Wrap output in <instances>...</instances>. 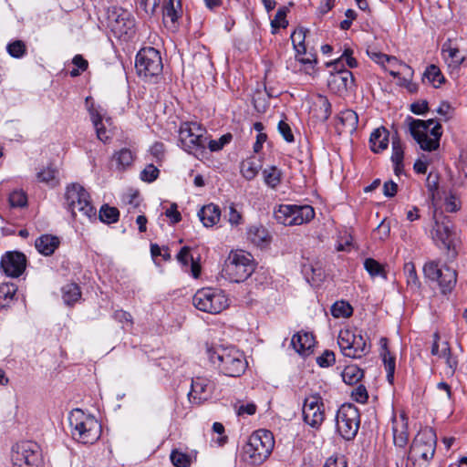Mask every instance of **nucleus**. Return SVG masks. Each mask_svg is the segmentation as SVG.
Instances as JSON below:
<instances>
[{
	"instance_id": "obj_15",
	"label": "nucleus",
	"mask_w": 467,
	"mask_h": 467,
	"mask_svg": "<svg viewBox=\"0 0 467 467\" xmlns=\"http://www.w3.org/2000/svg\"><path fill=\"white\" fill-rule=\"evenodd\" d=\"M12 461L14 467H41V454L37 444L22 442L13 448Z\"/></svg>"
},
{
	"instance_id": "obj_34",
	"label": "nucleus",
	"mask_w": 467,
	"mask_h": 467,
	"mask_svg": "<svg viewBox=\"0 0 467 467\" xmlns=\"http://www.w3.org/2000/svg\"><path fill=\"white\" fill-rule=\"evenodd\" d=\"M89 113L92 123L96 129L98 139L103 142H106L109 139V136L108 135V130L105 129L102 123V116L95 109H90Z\"/></svg>"
},
{
	"instance_id": "obj_37",
	"label": "nucleus",
	"mask_w": 467,
	"mask_h": 467,
	"mask_svg": "<svg viewBox=\"0 0 467 467\" xmlns=\"http://www.w3.org/2000/svg\"><path fill=\"white\" fill-rule=\"evenodd\" d=\"M292 211V205L281 204L274 212L275 219L278 223L284 225H293Z\"/></svg>"
},
{
	"instance_id": "obj_21",
	"label": "nucleus",
	"mask_w": 467,
	"mask_h": 467,
	"mask_svg": "<svg viewBox=\"0 0 467 467\" xmlns=\"http://www.w3.org/2000/svg\"><path fill=\"white\" fill-rule=\"evenodd\" d=\"M314 345V336L308 332H297L291 340V346L300 355H309Z\"/></svg>"
},
{
	"instance_id": "obj_62",
	"label": "nucleus",
	"mask_w": 467,
	"mask_h": 467,
	"mask_svg": "<svg viewBox=\"0 0 467 467\" xmlns=\"http://www.w3.org/2000/svg\"><path fill=\"white\" fill-rule=\"evenodd\" d=\"M228 222L232 225H238L242 222V215L239 212L236 211L234 206L232 204L229 207V213H228Z\"/></svg>"
},
{
	"instance_id": "obj_43",
	"label": "nucleus",
	"mask_w": 467,
	"mask_h": 467,
	"mask_svg": "<svg viewBox=\"0 0 467 467\" xmlns=\"http://www.w3.org/2000/svg\"><path fill=\"white\" fill-rule=\"evenodd\" d=\"M260 165L256 164L253 160H246L241 163V172L243 176L251 181L258 174Z\"/></svg>"
},
{
	"instance_id": "obj_57",
	"label": "nucleus",
	"mask_w": 467,
	"mask_h": 467,
	"mask_svg": "<svg viewBox=\"0 0 467 467\" xmlns=\"http://www.w3.org/2000/svg\"><path fill=\"white\" fill-rule=\"evenodd\" d=\"M443 52H446L448 54V57L451 60L449 64L450 66L452 65L457 67L464 61V57L461 56L458 48L450 47L447 50H443Z\"/></svg>"
},
{
	"instance_id": "obj_29",
	"label": "nucleus",
	"mask_w": 467,
	"mask_h": 467,
	"mask_svg": "<svg viewBox=\"0 0 467 467\" xmlns=\"http://www.w3.org/2000/svg\"><path fill=\"white\" fill-rule=\"evenodd\" d=\"M210 383L208 379L197 378L192 381V390L190 395L193 399L206 400L210 392Z\"/></svg>"
},
{
	"instance_id": "obj_12",
	"label": "nucleus",
	"mask_w": 467,
	"mask_h": 467,
	"mask_svg": "<svg viewBox=\"0 0 467 467\" xmlns=\"http://www.w3.org/2000/svg\"><path fill=\"white\" fill-rule=\"evenodd\" d=\"M425 277L436 281L443 294L451 292L456 285L457 273L446 265L440 266L436 261L427 262L423 266Z\"/></svg>"
},
{
	"instance_id": "obj_1",
	"label": "nucleus",
	"mask_w": 467,
	"mask_h": 467,
	"mask_svg": "<svg viewBox=\"0 0 467 467\" xmlns=\"http://www.w3.org/2000/svg\"><path fill=\"white\" fill-rule=\"evenodd\" d=\"M206 353L210 361L217 364L220 371L225 376L236 378L245 371L247 362L243 353L234 348L208 347Z\"/></svg>"
},
{
	"instance_id": "obj_60",
	"label": "nucleus",
	"mask_w": 467,
	"mask_h": 467,
	"mask_svg": "<svg viewBox=\"0 0 467 467\" xmlns=\"http://www.w3.org/2000/svg\"><path fill=\"white\" fill-rule=\"evenodd\" d=\"M352 397L357 402H359V403H365V402H367V400L368 399V391L363 385L358 386L352 391Z\"/></svg>"
},
{
	"instance_id": "obj_46",
	"label": "nucleus",
	"mask_w": 467,
	"mask_h": 467,
	"mask_svg": "<svg viewBox=\"0 0 467 467\" xmlns=\"http://www.w3.org/2000/svg\"><path fill=\"white\" fill-rule=\"evenodd\" d=\"M170 458L175 467H190L192 462L190 455L178 450H172Z\"/></svg>"
},
{
	"instance_id": "obj_22",
	"label": "nucleus",
	"mask_w": 467,
	"mask_h": 467,
	"mask_svg": "<svg viewBox=\"0 0 467 467\" xmlns=\"http://www.w3.org/2000/svg\"><path fill=\"white\" fill-rule=\"evenodd\" d=\"M392 431L394 444L400 448L405 447L409 440V433L408 420L404 415H401L400 420H393Z\"/></svg>"
},
{
	"instance_id": "obj_17",
	"label": "nucleus",
	"mask_w": 467,
	"mask_h": 467,
	"mask_svg": "<svg viewBox=\"0 0 467 467\" xmlns=\"http://www.w3.org/2000/svg\"><path fill=\"white\" fill-rule=\"evenodd\" d=\"M1 268L11 277L20 276L26 266V257L21 252H6L1 259Z\"/></svg>"
},
{
	"instance_id": "obj_11",
	"label": "nucleus",
	"mask_w": 467,
	"mask_h": 467,
	"mask_svg": "<svg viewBox=\"0 0 467 467\" xmlns=\"http://www.w3.org/2000/svg\"><path fill=\"white\" fill-rule=\"evenodd\" d=\"M135 67L145 78L159 76L163 67L160 52L150 47L141 48L136 56Z\"/></svg>"
},
{
	"instance_id": "obj_25",
	"label": "nucleus",
	"mask_w": 467,
	"mask_h": 467,
	"mask_svg": "<svg viewBox=\"0 0 467 467\" xmlns=\"http://www.w3.org/2000/svg\"><path fill=\"white\" fill-rule=\"evenodd\" d=\"M198 216L205 227H211L219 222L221 210L217 205L210 203L200 210Z\"/></svg>"
},
{
	"instance_id": "obj_44",
	"label": "nucleus",
	"mask_w": 467,
	"mask_h": 467,
	"mask_svg": "<svg viewBox=\"0 0 467 467\" xmlns=\"http://www.w3.org/2000/svg\"><path fill=\"white\" fill-rule=\"evenodd\" d=\"M364 267L372 276H382L386 278V273L383 266L373 258H367L364 262Z\"/></svg>"
},
{
	"instance_id": "obj_19",
	"label": "nucleus",
	"mask_w": 467,
	"mask_h": 467,
	"mask_svg": "<svg viewBox=\"0 0 467 467\" xmlns=\"http://www.w3.org/2000/svg\"><path fill=\"white\" fill-rule=\"evenodd\" d=\"M358 124V116L352 109L341 111L337 123V130L339 134H352L356 131Z\"/></svg>"
},
{
	"instance_id": "obj_64",
	"label": "nucleus",
	"mask_w": 467,
	"mask_h": 467,
	"mask_svg": "<svg viewBox=\"0 0 467 467\" xmlns=\"http://www.w3.org/2000/svg\"><path fill=\"white\" fill-rule=\"evenodd\" d=\"M398 191V185L393 181H388L383 184V193L387 197H393Z\"/></svg>"
},
{
	"instance_id": "obj_33",
	"label": "nucleus",
	"mask_w": 467,
	"mask_h": 467,
	"mask_svg": "<svg viewBox=\"0 0 467 467\" xmlns=\"http://www.w3.org/2000/svg\"><path fill=\"white\" fill-rule=\"evenodd\" d=\"M425 79H428V81L432 84L434 88H439L445 81V78L440 68L433 64L427 67L426 70L424 71L422 81L424 82Z\"/></svg>"
},
{
	"instance_id": "obj_4",
	"label": "nucleus",
	"mask_w": 467,
	"mask_h": 467,
	"mask_svg": "<svg viewBox=\"0 0 467 467\" xmlns=\"http://www.w3.org/2000/svg\"><path fill=\"white\" fill-rule=\"evenodd\" d=\"M179 136L184 150L200 160L205 156L208 137L206 130L200 124L183 123L180 128Z\"/></svg>"
},
{
	"instance_id": "obj_42",
	"label": "nucleus",
	"mask_w": 467,
	"mask_h": 467,
	"mask_svg": "<svg viewBox=\"0 0 467 467\" xmlns=\"http://www.w3.org/2000/svg\"><path fill=\"white\" fill-rule=\"evenodd\" d=\"M352 313V306L345 301H337L331 307V314L336 318L349 317Z\"/></svg>"
},
{
	"instance_id": "obj_28",
	"label": "nucleus",
	"mask_w": 467,
	"mask_h": 467,
	"mask_svg": "<svg viewBox=\"0 0 467 467\" xmlns=\"http://www.w3.org/2000/svg\"><path fill=\"white\" fill-rule=\"evenodd\" d=\"M382 351L380 353L385 368L387 370V379L389 382L392 383L394 379V371H395V358L390 356V353L387 348L388 340L385 337L380 339Z\"/></svg>"
},
{
	"instance_id": "obj_53",
	"label": "nucleus",
	"mask_w": 467,
	"mask_h": 467,
	"mask_svg": "<svg viewBox=\"0 0 467 467\" xmlns=\"http://www.w3.org/2000/svg\"><path fill=\"white\" fill-rule=\"evenodd\" d=\"M57 172V171L56 169L47 167V169H45L37 173V179L40 182L51 183L52 185H55L57 183V181H56Z\"/></svg>"
},
{
	"instance_id": "obj_6",
	"label": "nucleus",
	"mask_w": 467,
	"mask_h": 467,
	"mask_svg": "<svg viewBox=\"0 0 467 467\" xmlns=\"http://www.w3.org/2000/svg\"><path fill=\"white\" fill-rule=\"evenodd\" d=\"M66 201L72 216L78 212L87 219L96 218L97 211L90 202L89 193L78 183H73L67 188Z\"/></svg>"
},
{
	"instance_id": "obj_54",
	"label": "nucleus",
	"mask_w": 467,
	"mask_h": 467,
	"mask_svg": "<svg viewBox=\"0 0 467 467\" xmlns=\"http://www.w3.org/2000/svg\"><path fill=\"white\" fill-rule=\"evenodd\" d=\"M335 362V354L331 350H325L324 353L317 358V363L322 368L330 367Z\"/></svg>"
},
{
	"instance_id": "obj_49",
	"label": "nucleus",
	"mask_w": 467,
	"mask_h": 467,
	"mask_svg": "<svg viewBox=\"0 0 467 467\" xmlns=\"http://www.w3.org/2000/svg\"><path fill=\"white\" fill-rule=\"evenodd\" d=\"M6 49L11 57L20 58L26 54V47L22 40H16L8 44Z\"/></svg>"
},
{
	"instance_id": "obj_58",
	"label": "nucleus",
	"mask_w": 467,
	"mask_h": 467,
	"mask_svg": "<svg viewBox=\"0 0 467 467\" xmlns=\"http://www.w3.org/2000/svg\"><path fill=\"white\" fill-rule=\"evenodd\" d=\"M160 0H140L139 7L142 9L146 15H153L158 7Z\"/></svg>"
},
{
	"instance_id": "obj_38",
	"label": "nucleus",
	"mask_w": 467,
	"mask_h": 467,
	"mask_svg": "<svg viewBox=\"0 0 467 467\" xmlns=\"http://www.w3.org/2000/svg\"><path fill=\"white\" fill-rule=\"evenodd\" d=\"M307 30L300 27L296 29L291 35V40L298 55H306L305 39Z\"/></svg>"
},
{
	"instance_id": "obj_40",
	"label": "nucleus",
	"mask_w": 467,
	"mask_h": 467,
	"mask_svg": "<svg viewBox=\"0 0 467 467\" xmlns=\"http://www.w3.org/2000/svg\"><path fill=\"white\" fill-rule=\"evenodd\" d=\"M119 212L116 207L103 204L99 210V220L105 223H113L119 220Z\"/></svg>"
},
{
	"instance_id": "obj_30",
	"label": "nucleus",
	"mask_w": 467,
	"mask_h": 467,
	"mask_svg": "<svg viewBox=\"0 0 467 467\" xmlns=\"http://www.w3.org/2000/svg\"><path fill=\"white\" fill-rule=\"evenodd\" d=\"M410 119V131L413 139L420 138L423 136V132H428L431 125H435V120L431 119L428 120L421 119H414L412 118H409Z\"/></svg>"
},
{
	"instance_id": "obj_55",
	"label": "nucleus",
	"mask_w": 467,
	"mask_h": 467,
	"mask_svg": "<svg viewBox=\"0 0 467 467\" xmlns=\"http://www.w3.org/2000/svg\"><path fill=\"white\" fill-rule=\"evenodd\" d=\"M444 345L446 347L441 350L440 357H443L446 358V364L451 369V372L453 373L457 367V360L455 358L451 357V352L448 342H444Z\"/></svg>"
},
{
	"instance_id": "obj_13",
	"label": "nucleus",
	"mask_w": 467,
	"mask_h": 467,
	"mask_svg": "<svg viewBox=\"0 0 467 467\" xmlns=\"http://www.w3.org/2000/svg\"><path fill=\"white\" fill-rule=\"evenodd\" d=\"M435 235L434 238L441 242V248L446 250L447 259L453 261L458 254L456 245L457 238L453 232V223L449 217L443 216L441 221L435 219V225L433 227Z\"/></svg>"
},
{
	"instance_id": "obj_2",
	"label": "nucleus",
	"mask_w": 467,
	"mask_h": 467,
	"mask_svg": "<svg viewBox=\"0 0 467 467\" xmlns=\"http://www.w3.org/2000/svg\"><path fill=\"white\" fill-rule=\"evenodd\" d=\"M71 435L83 444H92L100 436V424L94 416L86 414L80 409H74L68 416Z\"/></svg>"
},
{
	"instance_id": "obj_27",
	"label": "nucleus",
	"mask_w": 467,
	"mask_h": 467,
	"mask_svg": "<svg viewBox=\"0 0 467 467\" xmlns=\"http://www.w3.org/2000/svg\"><path fill=\"white\" fill-rule=\"evenodd\" d=\"M292 208L293 225H300L304 223H307L315 216L314 209L310 205H292Z\"/></svg>"
},
{
	"instance_id": "obj_3",
	"label": "nucleus",
	"mask_w": 467,
	"mask_h": 467,
	"mask_svg": "<svg viewBox=\"0 0 467 467\" xmlns=\"http://www.w3.org/2000/svg\"><path fill=\"white\" fill-rule=\"evenodd\" d=\"M274 445L271 431L263 429L254 431L243 448L244 461L254 465L261 464L270 455Z\"/></svg>"
},
{
	"instance_id": "obj_20",
	"label": "nucleus",
	"mask_w": 467,
	"mask_h": 467,
	"mask_svg": "<svg viewBox=\"0 0 467 467\" xmlns=\"http://www.w3.org/2000/svg\"><path fill=\"white\" fill-rule=\"evenodd\" d=\"M432 138L428 137V132H423V136L420 138L414 139L419 144L421 150L426 151H432L439 148L440 140L442 135L441 125L435 123V125L429 130Z\"/></svg>"
},
{
	"instance_id": "obj_45",
	"label": "nucleus",
	"mask_w": 467,
	"mask_h": 467,
	"mask_svg": "<svg viewBox=\"0 0 467 467\" xmlns=\"http://www.w3.org/2000/svg\"><path fill=\"white\" fill-rule=\"evenodd\" d=\"M288 11L289 8L287 6L278 8L274 19L271 21V26L275 31L280 27L285 28L287 26L288 22L286 20V15Z\"/></svg>"
},
{
	"instance_id": "obj_16",
	"label": "nucleus",
	"mask_w": 467,
	"mask_h": 467,
	"mask_svg": "<svg viewBox=\"0 0 467 467\" xmlns=\"http://www.w3.org/2000/svg\"><path fill=\"white\" fill-rule=\"evenodd\" d=\"M304 421L312 428L318 429L325 420L324 403L318 395H312L304 400Z\"/></svg>"
},
{
	"instance_id": "obj_8",
	"label": "nucleus",
	"mask_w": 467,
	"mask_h": 467,
	"mask_svg": "<svg viewBox=\"0 0 467 467\" xmlns=\"http://www.w3.org/2000/svg\"><path fill=\"white\" fill-rule=\"evenodd\" d=\"M193 306L203 312L217 314L228 306V298L223 291L206 287L198 290L192 297Z\"/></svg>"
},
{
	"instance_id": "obj_18",
	"label": "nucleus",
	"mask_w": 467,
	"mask_h": 467,
	"mask_svg": "<svg viewBox=\"0 0 467 467\" xmlns=\"http://www.w3.org/2000/svg\"><path fill=\"white\" fill-rule=\"evenodd\" d=\"M327 80L328 88L338 96L345 95L354 86V77L348 69L337 68Z\"/></svg>"
},
{
	"instance_id": "obj_61",
	"label": "nucleus",
	"mask_w": 467,
	"mask_h": 467,
	"mask_svg": "<svg viewBox=\"0 0 467 467\" xmlns=\"http://www.w3.org/2000/svg\"><path fill=\"white\" fill-rule=\"evenodd\" d=\"M461 203L453 194H451L446 198L445 209L449 213H455L460 210Z\"/></svg>"
},
{
	"instance_id": "obj_24",
	"label": "nucleus",
	"mask_w": 467,
	"mask_h": 467,
	"mask_svg": "<svg viewBox=\"0 0 467 467\" xmlns=\"http://www.w3.org/2000/svg\"><path fill=\"white\" fill-rule=\"evenodd\" d=\"M370 149L379 153L387 149L389 144V131L384 127L376 129L369 138Z\"/></svg>"
},
{
	"instance_id": "obj_41",
	"label": "nucleus",
	"mask_w": 467,
	"mask_h": 467,
	"mask_svg": "<svg viewBox=\"0 0 467 467\" xmlns=\"http://www.w3.org/2000/svg\"><path fill=\"white\" fill-rule=\"evenodd\" d=\"M62 291L63 299L67 305L77 302L81 296L80 288L77 284H67L63 287Z\"/></svg>"
},
{
	"instance_id": "obj_5",
	"label": "nucleus",
	"mask_w": 467,
	"mask_h": 467,
	"mask_svg": "<svg viewBox=\"0 0 467 467\" xmlns=\"http://www.w3.org/2000/svg\"><path fill=\"white\" fill-rule=\"evenodd\" d=\"M250 254L244 252H232L225 261L223 272L224 276L232 282L246 280L254 271Z\"/></svg>"
},
{
	"instance_id": "obj_59",
	"label": "nucleus",
	"mask_w": 467,
	"mask_h": 467,
	"mask_svg": "<svg viewBox=\"0 0 467 467\" xmlns=\"http://www.w3.org/2000/svg\"><path fill=\"white\" fill-rule=\"evenodd\" d=\"M278 130L282 134L283 138L287 142L294 141V135L290 126L284 120H280L278 123Z\"/></svg>"
},
{
	"instance_id": "obj_50",
	"label": "nucleus",
	"mask_w": 467,
	"mask_h": 467,
	"mask_svg": "<svg viewBox=\"0 0 467 467\" xmlns=\"http://www.w3.org/2000/svg\"><path fill=\"white\" fill-rule=\"evenodd\" d=\"M233 136L230 133L223 135L219 140H207V146L211 151H218L223 149V147L229 143L232 140Z\"/></svg>"
},
{
	"instance_id": "obj_63",
	"label": "nucleus",
	"mask_w": 467,
	"mask_h": 467,
	"mask_svg": "<svg viewBox=\"0 0 467 467\" xmlns=\"http://www.w3.org/2000/svg\"><path fill=\"white\" fill-rule=\"evenodd\" d=\"M165 215L171 219L172 223H177L182 220V215L177 210L176 203H172L171 208L166 210Z\"/></svg>"
},
{
	"instance_id": "obj_48",
	"label": "nucleus",
	"mask_w": 467,
	"mask_h": 467,
	"mask_svg": "<svg viewBox=\"0 0 467 467\" xmlns=\"http://www.w3.org/2000/svg\"><path fill=\"white\" fill-rule=\"evenodd\" d=\"M404 273L406 275L408 285L415 287L420 286V283L413 263L409 262L404 265Z\"/></svg>"
},
{
	"instance_id": "obj_31",
	"label": "nucleus",
	"mask_w": 467,
	"mask_h": 467,
	"mask_svg": "<svg viewBox=\"0 0 467 467\" xmlns=\"http://www.w3.org/2000/svg\"><path fill=\"white\" fill-rule=\"evenodd\" d=\"M112 161L116 162V168L119 171H124L132 164L134 156L130 150L123 148L114 153Z\"/></svg>"
},
{
	"instance_id": "obj_52",
	"label": "nucleus",
	"mask_w": 467,
	"mask_h": 467,
	"mask_svg": "<svg viewBox=\"0 0 467 467\" xmlns=\"http://www.w3.org/2000/svg\"><path fill=\"white\" fill-rule=\"evenodd\" d=\"M160 171L153 164L147 165L140 173V179L147 182H154L159 176Z\"/></svg>"
},
{
	"instance_id": "obj_10",
	"label": "nucleus",
	"mask_w": 467,
	"mask_h": 467,
	"mask_svg": "<svg viewBox=\"0 0 467 467\" xmlns=\"http://www.w3.org/2000/svg\"><path fill=\"white\" fill-rule=\"evenodd\" d=\"M337 431L339 435L347 440H353L359 429V411L353 404H343L336 416Z\"/></svg>"
},
{
	"instance_id": "obj_23",
	"label": "nucleus",
	"mask_w": 467,
	"mask_h": 467,
	"mask_svg": "<svg viewBox=\"0 0 467 467\" xmlns=\"http://www.w3.org/2000/svg\"><path fill=\"white\" fill-rule=\"evenodd\" d=\"M59 239L51 234H43L36 240V250L46 255H51L59 245Z\"/></svg>"
},
{
	"instance_id": "obj_56",
	"label": "nucleus",
	"mask_w": 467,
	"mask_h": 467,
	"mask_svg": "<svg viewBox=\"0 0 467 467\" xmlns=\"http://www.w3.org/2000/svg\"><path fill=\"white\" fill-rule=\"evenodd\" d=\"M317 103L319 105V109L322 111V118L327 120L331 115V103L327 99V97L319 95L317 98Z\"/></svg>"
},
{
	"instance_id": "obj_51",
	"label": "nucleus",
	"mask_w": 467,
	"mask_h": 467,
	"mask_svg": "<svg viewBox=\"0 0 467 467\" xmlns=\"http://www.w3.org/2000/svg\"><path fill=\"white\" fill-rule=\"evenodd\" d=\"M9 202L12 207H25L27 203V198L24 192L14 191L9 195Z\"/></svg>"
},
{
	"instance_id": "obj_9",
	"label": "nucleus",
	"mask_w": 467,
	"mask_h": 467,
	"mask_svg": "<svg viewBox=\"0 0 467 467\" xmlns=\"http://www.w3.org/2000/svg\"><path fill=\"white\" fill-rule=\"evenodd\" d=\"M436 443L437 437L432 428L427 427L420 430L410 445L409 459L412 461L422 459L428 462L434 456Z\"/></svg>"
},
{
	"instance_id": "obj_14",
	"label": "nucleus",
	"mask_w": 467,
	"mask_h": 467,
	"mask_svg": "<svg viewBox=\"0 0 467 467\" xmlns=\"http://www.w3.org/2000/svg\"><path fill=\"white\" fill-rule=\"evenodd\" d=\"M108 25L119 37L130 36L134 33V18L121 7L112 6L108 10Z\"/></svg>"
},
{
	"instance_id": "obj_7",
	"label": "nucleus",
	"mask_w": 467,
	"mask_h": 467,
	"mask_svg": "<svg viewBox=\"0 0 467 467\" xmlns=\"http://www.w3.org/2000/svg\"><path fill=\"white\" fill-rule=\"evenodd\" d=\"M337 344L342 354L351 358H360L369 351L367 338L362 335L361 331L358 330H340L337 337Z\"/></svg>"
},
{
	"instance_id": "obj_26",
	"label": "nucleus",
	"mask_w": 467,
	"mask_h": 467,
	"mask_svg": "<svg viewBox=\"0 0 467 467\" xmlns=\"http://www.w3.org/2000/svg\"><path fill=\"white\" fill-rule=\"evenodd\" d=\"M247 238L256 246H265L270 243L271 236L263 225L255 224L248 228Z\"/></svg>"
},
{
	"instance_id": "obj_39",
	"label": "nucleus",
	"mask_w": 467,
	"mask_h": 467,
	"mask_svg": "<svg viewBox=\"0 0 467 467\" xmlns=\"http://www.w3.org/2000/svg\"><path fill=\"white\" fill-rule=\"evenodd\" d=\"M343 60L346 61V64L350 68L358 67V61L353 57V50L349 47L345 48L342 56L335 61L328 63L327 67L333 66L335 69L340 68V67H343Z\"/></svg>"
},
{
	"instance_id": "obj_32",
	"label": "nucleus",
	"mask_w": 467,
	"mask_h": 467,
	"mask_svg": "<svg viewBox=\"0 0 467 467\" xmlns=\"http://www.w3.org/2000/svg\"><path fill=\"white\" fill-rule=\"evenodd\" d=\"M262 173L264 181L268 187L275 189L281 183L283 173L276 166L265 168Z\"/></svg>"
},
{
	"instance_id": "obj_35",
	"label": "nucleus",
	"mask_w": 467,
	"mask_h": 467,
	"mask_svg": "<svg viewBox=\"0 0 467 467\" xmlns=\"http://www.w3.org/2000/svg\"><path fill=\"white\" fill-rule=\"evenodd\" d=\"M17 286L13 283H4L0 285V307H6L14 300Z\"/></svg>"
},
{
	"instance_id": "obj_36",
	"label": "nucleus",
	"mask_w": 467,
	"mask_h": 467,
	"mask_svg": "<svg viewBox=\"0 0 467 467\" xmlns=\"http://www.w3.org/2000/svg\"><path fill=\"white\" fill-rule=\"evenodd\" d=\"M364 376L363 370L356 365L347 366L342 372V379L346 384H357Z\"/></svg>"
},
{
	"instance_id": "obj_47",
	"label": "nucleus",
	"mask_w": 467,
	"mask_h": 467,
	"mask_svg": "<svg viewBox=\"0 0 467 467\" xmlns=\"http://www.w3.org/2000/svg\"><path fill=\"white\" fill-rule=\"evenodd\" d=\"M404 151L400 138H392L391 161L394 164L403 163Z\"/></svg>"
}]
</instances>
